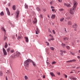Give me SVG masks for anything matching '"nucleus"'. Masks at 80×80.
Wrapping results in <instances>:
<instances>
[{
    "label": "nucleus",
    "instance_id": "1",
    "mask_svg": "<svg viewBox=\"0 0 80 80\" xmlns=\"http://www.w3.org/2000/svg\"><path fill=\"white\" fill-rule=\"evenodd\" d=\"M77 2L76 1L74 2V4L73 6V8L72 9H71L70 11V13L72 15H73L74 13V10L75 8L77 7Z\"/></svg>",
    "mask_w": 80,
    "mask_h": 80
},
{
    "label": "nucleus",
    "instance_id": "2",
    "mask_svg": "<svg viewBox=\"0 0 80 80\" xmlns=\"http://www.w3.org/2000/svg\"><path fill=\"white\" fill-rule=\"evenodd\" d=\"M32 62V60L28 59L24 62V66L25 67V68H26V67L28 68L29 67V64L30 62Z\"/></svg>",
    "mask_w": 80,
    "mask_h": 80
},
{
    "label": "nucleus",
    "instance_id": "3",
    "mask_svg": "<svg viewBox=\"0 0 80 80\" xmlns=\"http://www.w3.org/2000/svg\"><path fill=\"white\" fill-rule=\"evenodd\" d=\"M69 78L71 80H76L77 79L76 77L70 76L69 77Z\"/></svg>",
    "mask_w": 80,
    "mask_h": 80
},
{
    "label": "nucleus",
    "instance_id": "4",
    "mask_svg": "<svg viewBox=\"0 0 80 80\" xmlns=\"http://www.w3.org/2000/svg\"><path fill=\"white\" fill-rule=\"evenodd\" d=\"M2 51L4 55H7V51H6V50H5V48H3Z\"/></svg>",
    "mask_w": 80,
    "mask_h": 80
},
{
    "label": "nucleus",
    "instance_id": "5",
    "mask_svg": "<svg viewBox=\"0 0 80 80\" xmlns=\"http://www.w3.org/2000/svg\"><path fill=\"white\" fill-rule=\"evenodd\" d=\"M6 11L7 13V14L8 15H10V12L9 11V9H8V8H7L6 9Z\"/></svg>",
    "mask_w": 80,
    "mask_h": 80
},
{
    "label": "nucleus",
    "instance_id": "6",
    "mask_svg": "<svg viewBox=\"0 0 80 80\" xmlns=\"http://www.w3.org/2000/svg\"><path fill=\"white\" fill-rule=\"evenodd\" d=\"M20 55V53L19 52H16V54L15 55V57H19V56Z\"/></svg>",
    "mask_w": 80,
    "mask_h": 80
},
{
    "label": "nucleus",
    "instance_id": "7",
    "mask_svg": "<svg viewBox=\"0 0 80 80\" xmlns=\"http://www.w3.org/2000/svg\"><path fill=\"white\" fill-rule=\"evenodd\" d=\"M64 5H65V6H66L68 7H71V5L68 3L67 4L65 3H64Z\"/></svg>",
    "mask_w": 80,
    "mask_h": 80
},
{
    "label": "nucleus",
    "instance_id": "8",
    "mask_svg": "<svg viewBox=\"0 0 80 80\" xmlns=\"http://www.w3.org/2000/svg\"><path fill=\"white\" fill-rule=\"evenodd\" d=\"M19 11H18L16 12V13L17 14L16 17L17 18H18V16L19 15Z\"/></svg>",
    "mask_w": 80,
    "mask_h": 80
},
{
    "label": "nucleus",
    "instance_id": "9",
    "mask_svg": "<svg viewBox=\"0 0 80 80\" xmlns=\"http://www.w3.org/2000/svg\"><path fill=\"white\" fill-rule=\"evenodd\" d=\"M76 62V60L75 59H73L72 60H70L67 61V63H68L69 62Z\"/></svg>",
    "mask_w": 80,
    "mask_h": 80
},
{
    "label": "nucleus",
    "instance_id": "10",
    "mask_svg": "<svg viewBox=\"0 0 80 80\" xmlns=\"http://www.w3.org/2000/svg\"><path fill=\"white\" fill-rule=\"evenodd\" d=\"M37 18H34V20L33 21V23H37Z\"/></svg>",
    "mask_w": 80,
    "mask_h": 80
},
{
    "label": "nucleus",
    "instance_id": "11",
    "mask_svg": "<svg viewBox=\"0 0 80 80\" xmlns=\"http://www.w3.org/2000/svg\"><path fill=\"white\" fill-rule=\"evenodd\" d=\"M25 42L27 43H28V38L27 37H25Z\"/></svg>",
    "mask_w": 80,
    "mask_h": 80
},
{
    "label": "nucleus",
    "instance_id": "12",
    "mask_svg": "<svg viewBox=\"0 0 80 80\" xmlns=\"http://www.w3.org/2000/svg\"><path fill=\"white\" fill-rule=\"evenodd\" d=\"M31 62H32V64L34 67H35V66H36V63H35V62L32 61V60Z\"/></svg>",
    "mask_w": 80,
    "mask_h": 80
},
{
    "label": "nucleus",
    "instance_id": "13",
    "mask_svg": "<svg viewBox=\"0 0 80 80\" xmlns=\"http://www.w3.org/2000/svg\"><path fill=\"white\" fill-rule=\"evenodd\" d=\"M1 30L2 31H3L5 32H6V30L5 29V28L4 27H2L1 28Z\"/></svg>",
    "mask_w": 80,
    "mask_h": 80
},
{
    "label": "nucleus",
    "instance_id": "14",
    "mask_svg": "<svg viewBox=\"0 0 80 80\" xmlns=\"http://www.w3.org/2000/svg\"><path fill=\"white\" fill-rule=\"evenodd\" d=\"M8 47V44H7V43L6 42L5 46H4V48H7Z\"/></svg>",
    "mask_w": 80,
    "mask_h": 80
},
{
    "label": "nucleus",
    "instance_id": "15",
    "mask_svg": "<svg viewBox=\"0 0 80 80\" xmlns=\"http://www.w3.org/2000/svg\"><path fill=\"white\" fill-rule=\"evenodd\" d=\"M72 27L74 28H77V24H74L72 25Z\"/></svg>",
    "mask_w": 80,
    "mask_h": 80
},
{
    "label": "nucleus",
    "instance_id": "16",
    "mask_svg": "<svg viewBox=\"0 0 80 80\" xmlns=\"http://www.w3.org/2000/svg\"><path fill=\"white\" fill-rule=\"evenodd\" d=\"M50 74L51 75L52 77H55V75H54V74H53V72H50Z\"/></svg>",
    "mask_w": 80,
    "mask_h": 80
},
{
    "label": "nucleus",
    "instance_id": "17",
    "mask_svg": "<svg viewBox=\"0 0 80 80\" xmlns=\"http://www.w3.org/2000/svg\"><path fill=\"white\" fill-rule=\"evenodd\" d=\"M28 5H27V4H25V8L26 9H28Z\"/></svg>",
    "mask_w": 80,
    "mask_h": 80
},
{
    "label": "nucleus",
    "instance_id": "18",
    "mask_svg": "<svg viewBox=\"0 0 80 80\" xmlns=\"http://www.w3.org/2000/svg\"><path fill=\"white\" fill-rule=\"evenodd\" d=\"M51 17L52 19H54V18H55V15L52 14V15Z\"/></svg>",
    "mask_w": 80,
    "mask_h": 80
},
{
    "label": "nucleus",
    "instance_id": "19",
    "mask_svg": "<svg viewBox=\"0 0 80 80\" xmlns=\"http://www.w3.org/2000/svg\"><path fill=\"white\" fill-rule=\"evenodd\" d=\"M60 52H61V55H62V56H63V51H62V50H61L60 51Z\"/></svg>",
    "mask_w": 80,
    "mask_h": 80
},
{
    "label": "nucleus",
    "instance_id": "20",
    "mask_svg": "<svg viewBox=\"0 0 80 80\" xmlns=\"http://www.w3.org/2000/svg\"><path fill=\"white\" fill-rule=\"evenodd\" d=\"M61 45L63 48H65V44L63 43H62Z\"/></svg>",
    "mask_w": 80,
    "mask_h": 80
},
{
    "label": "nucleus",
    "instance_id": "21",
    "mask_svg": "<svg viewBox=\"0 0 80 80\" xmlns=\"http://www.w3.org/2000/svg\"><path fill=\"white\" fill-rule=\"evenodd\" d=\"M0 15H1V16H2V15H4V13H3V11H2L0 13Z\"/></svg>",
    "mask_w": 80,
    "mask_h": 80
},
{
    "label": "nucleus",
    "instance_id": "22",
    "mask_svg": "<svg viewBox=\"0 0 80 80\" xmlns=\"http://www.w3.org/2000/svg\"><path fill=\"white\" fill-rule=\"evenodd\" d=\"M12 9L13 10H16V7L15 5H13L12 7Z\"/></svg>",
    "mask_w": 80,
    "mask_h": 80
},
{
    "label": "nucleus",
    "instance_id": "23",
    "mask_svg": "<svg viewBox=\"0 0 80 80\" xmlns=\"http://www.w3.org/2000/svg\"><path fill=\"white\" fill-rule=\"evenodd\" d=\"M72 22L70 21H69L68 22V25H72Z\"/></svg>",
    "mask_w": 80,
    "mask_h": 80
},
{
    "label": "nucleus",
    "instance_id": "24",
    "mask_svg": "<svg viewBox=\"0 0 80 80\" xmlns=\"http://www.w3.org/2000/svg\"><path fill=\"white\" fill-rule=\"evenodd\" d=\"M36 9L37 10V11H38V12L40 11V8H39L38 7H37Z\"/></svg>",
    "mask_w": 80,
    "mask_h": 80
},
{
    "label": "nucleus",
    "instance_id": "25",
    "mask_svg": "<svg viewBox=\"0 0 80 80\" xmlns=\"http://www.w3.org/2000/svg\"><path fill=\"white\" fill-rule=\"evenodd\" d=\"M66 48H67V49H68V50L70 49V48L68 46H66Z\"/></svg>",
    "mask_w": 80,
    "mask_h": 80
},
{
    "label": "nucleus",
    "instance_id": "26",
    "mask_svg": "<svg viewBox=\"0 0 80 80\" xmlns=\"http://www.w3.org/2000/svg\"><path fill=\"white\" fill-rule=\"evenodd\" d=\"M57 62L55 61L52 62V65H54V64H56Z\"/></svg>",
    "mask_w": 80,
    "mask_h": 80
},
{
    "label": "nucleus",
    "instance_id": "27",
    "mask_svg": "<svg viewBox=\"0 0 80 80\" xmlns=\"http://www.w3.org/2000/svg\"><path fill=\"white\" fill-rule=\"evenodd\" d=\"M65 19V18H61L60 19V22H63V20H64Z\"/></svg>",
    "mask_w": 80,
    "mask_h": 80
},
{
    "label": "nucleus",
    "instance_id": "28",
    "mask_svg": "<svg viewBox=\"0 0 80 80\" xmlns=\"http://www.w3.org/2000/svg\"><path fill=\"white\" fill-rule=\"evenodd\" d=\"M10 52V53H13V52H14V50H13V49L11 50Z\"/></svg>",
    "mask_w": 80,
    "mask_h": 80
},
{
    "label": "nucleus",
    "instance_id": "29",
    "mask_svg": "<svg viewBox=\"0 0 80 80\" xmlns=\"http://www.w3.org/2000/svg\"><path fill=\"white\" fill-rule=\"evenodd\" d=\"M10 48H8L7 49V52H10Z\"/></svg>",
    "mask_w": 80,
    "mask_h": 80
},
{
    "label": "nucleus",
    "instance_id": "30",
    "mask_svg": "<svg viewBox=\"0 0 80 80\" xmlns=\"http://www.w3.org/2000/svg\"><path fill=\"white\" fill-rule=\"evenodd\" d=\"M3 75V72L2 71L0 72V76H2Z\"/></svg>",
    "mask_w": 80,
    "mask_h": 80
},
{
    "label": "nucleus",
    "instance_id": "31",
    "mask_svg": "<svg viewBox=\"0 0 80 80\" xmlns=\"http://www.w3.org/2000/svg\"><path fill=\"white\" fill-rule=\"evenodd\" d=\"M50 49L51 50H54V48L53 47H50Z\"/></svg>",
    "mask_w": 80,
    "mask_h": 80
},
{
    "label": "nucleus",
    "instance_id": "32",
    "mask_svg": "<svg viewBox=\"0 0 80 80\" xmlns=\"http://www.w3.org/2000/svg\"><path fill=\"white\" fill-rule=\"evenodd\" d=\"M7 37L6 36H4V40H6V39H7Z\"/></svg>",
    "mask_w": 80,
    "mask_h": 80
},
{
    "label": "nucleus",
    "instance_id": "33",
    "mask_svg": "<svg viewBox=\"0 0 80 80\" xmlns=\"http://www.w3.org/2000/svg\"><path fill=\"white\" fill-rule=\"evenodd\" d=\"M10 24L11 25V27H14V26H13V24H12V23H11L10 22Z\"/></svg>",
    "mask_w": 80,
    "mask_h": 80
},
{
    "label": "nucleus",
    "instance_id": "34",
    "mask_svg": "<svg viewBox=\"0 0 80 80\" xmlns=\"http://www.w3.org/2000/svg\"><path fill=\"white\" fill-rule=\"evenodd\" d=\"M64 40H68V38H63Z\"/></svg>",
    "mask_w": 80,
    "mask_h": 80
},
{
    "label": "nucleus",
    "instance_id": "35",
    "mask_svg": "<svg viewBox=\"0 0 80 80\" xmlns=\"http://www.w3.org/2000/svg\"><path fill=\"white\" fill-rule=\"evenodd\" d=\"M63 9L62 8H60L59 9V11H63Z\"/></svg>",
    "mask_w": 80,
    "mask_h": 80
},
{
    "label": "nucleus",
    "instance_id": "36",
    "mask_svg": "<svg viewBox=\"0 0 80 80\" xmlns=\"http://www.w3.org/2000/svg\"><path fill=\"white\" fill-rule=\"evenodd\" d=\"M25 80H27L28 79V77L27 76H25Z\"/></svg>",
    "mask_w": 80,
    "mask_h": 80
},
{
    "label": "nucleus",
    "instance_id": "37",
    "mask_svg": "<svg viewBox=\"0 0 80 80\" xmlns=\"http://www.w3.org/2000/svg\"><path fill=\"white\" fill-rule=\"evenodd\" d=\"M46 43H47V45L48 46L49 45H50V44H49V43L47 42H45Z\"/></svg>",
    "mask_w": 80,
    "mask_h": 80
},
{
    "label": "nucleus",
    "instance_id": "38",
    "mask_svg": "<svg viewBox=\"0 0 80 80\" xmlns=\"http://www.w3.org/2000/svg\"><path fill=\"white\" fill-rule=\"evenodd\" d=\"M37 31L38 32H39L40 30H39V29L38 28H36Z\"/></svg>",
    "mask_w": 80,
    "mask_h": 80
},
{
    "label": "nucleus",
    "instance_id": "39",
    "mask_svg": "<svg viewBox=\"0 0 80 80\" xmlns=\"http://www.w3.org/2000/svg\"><path fill=\"white\" fill-rule=\"evenodd\" d=\"M48 30L49 32H50V33H52V31H51V30H50V28L48 29Z\"/></svg>",
    "mask_w": 80,
    "mask_h": 80
},
{
    "label": "nucleus",
    "instance_id": "40",
    "mask_svg": "<svg viewBox=\"0 0 80 80\" xmlns=\"http://www.w3.org/2000/svg\"><path fill=\"white\" fill-rule=\"evenodd\" d=\"M18 38L19 39H22V36H19L18 37Z\"/></svg>",
    "mask_w": 80,
    "mask_h": 80
},
{
    "label": "nucleus",
    "instance_id": "41",
    "mask_svg": "<svg viewBox=\"0 0 80 80\" xmlns=\"http://www.w3.org/2000/svg\"><path fill=\"white\" fill-rule=\"evenodd\" d=\"M67 18L68 19H71V17H70L69 16H68L67 17Z\"/></svg>",
    "mask_w": 80,
    "mask_h": 80
},
{
    "label": "nucleus",
    "instance_id": "42",
    "mask_svg": "<svg viewBox=\"0 0 80 80\" xmlns=\"http://www.w3.org/2000/svg\"><path fill=\"white\" fill-rule=\"evenodd\" d=\"M51 8L52 9H53L55 8V7H54L53 6H51Z\"/></svg>",
    "mask_w": 80,
    "mask_h": 80
},
{
    "label": "nucleus",
    "instance_id": "43",
    "mask_svg": "<svg viewBox=\"0 0 80 80\" xmlns=\"http://www.w3.org/2000/svg\"><path fill=\"white\" fill-rule=\"evenodd\" d=\"M49 36L51 37V38H53V36L51 34H49Z\"/></svg>",
    "mask_w": 80,
    "mask_h": 80
},
{
    "label": "nucleus",
    "instance_id": "44",
    "mask_svg": "<svg viewBox=\"0 0 80 80\" xmlns=\"http://www.w3.org/2000/svg\"><path fill=\"white\" fill-rule=\"evenodd\" d=\"M40 16L41 18H43V16H42V14H40Z\"/></svg>",
    "mask_w": 80,
    "mask_h": 80
},
{
    "label": "nucleus",
    "instance_id": "45",
    "mask_svg": "<svg viewBox=\"0 0 80 80\" xmlns=\"http://www.w3.org/2000/svg\"><path fill=\"white\" fill-rule=\"evenodd\" d=\"M48 50V48H46V52H47V50Z\"/></svg>",
    "mask_w": 80,
    "mask_h": 80
},
{
    "label": "nucleus",
    "instance_id": "46",
    "mask_svg": "<svg viewBox=\"0 0 80 80\" xmlns=\"http://www.w3.org/2000/svg\"><path fill=\"white\" fill-rule=\"evenodd\" d=\"M52 32H53V34H55V32L54 30H52Z\"/></svg>",
    "mask_w": 80,
    "mask_h": 80
},
{
    "label": "nucleus",
    "instance_id": "47",
    "mask_svg": "<svg viewBox=\"0 0 80 80\" xmlns=\"http://www.w3.org/2000/svg\"><path fill=\"white\" fill-rule=\"evenodd\" d=\"M57 74L59 75H60V72H57Z\"/></svg>",
    "mask_w": 80,
    "mask_h": 80
},
{
    "label": "nucleus",
    "instance_id": "48",
    "mask_svg": "<svg viewBox=\"0 0 80 80\" xmlns=\"http://www.w3.org/2000/svg\"><path fill=\"white\" fill-rule=\"evenodd\" d=\"M70 53L71 55H75V54H74V53H72V52H71Z\"/></svg>",
    "mask_w": 80,
    "mask_h": 80
},
{
    "label": "nucleus",
    "instance_id": "49",
    "mask_svg": "<svg viewBox=\"0 0 80 80\" xmlns=\"http://www.w3.org/2000/svg\"><path fill=\"white\" fill-rule=\"evenodd\" d=\"M52 11L53 12H54L55 10V9H52Z\"/></svg>",
    "mask_w": 80,
    "mask_h": 80
},
{
    "label": "nucleus",
    "instance_id": "50",
    "mask_svg": "<svg viewBox=\"0 0 80 80\" xmlns=\"http://www.w3.org/2000/svg\"><path fill=\"white\" fill-rule=\"evenodd\" d=\"M51 40H54V39L53 38H53H52L51 39Z\"/></svg>",
    "mask_w": 80,
    "mask_h": 80
},
{
    "label": "nucleus",
    "instance_id": "51",
    "mask_svg": "<svg viewBox=\"0 0 80 80\" xmlns=\"http://www.w3.org/2000/svg\"><path fill=\"white\" fill-rule=\"evenodd\" d=\"M59 2H62V0H58Z\"/></svg>",
    "mask_w": 80,
    "mask_h": 80
},
{
    "label": "nucleus",
    "instance_id": "52",
    "mask_svg": "<svg viewBox=\"0 0 80 80\" xmlns=\"http://www.w3.org/2000/svg\"><path fill=\"white\" fill-rule=\"evenodd\" d=\"M64 76L66 78H67V77H68V76H67V75H65V74H64Z\"/></svg>",
    "mask_w": 80,
    "mask_h": 80
},
{
    "label": "nucleus",
    "instance_id": "53",
    "mask_svg": "<svg viewBox=\"0 0 80 80\" xmlns=\"http://www.w3.org/2000/svg\"><path fill=\"white\" fill-rule=\"evenodd\" d=\"M8 5L9 7H10V3H8Z\"/></svg>",
    "mask_w": 80,
    "mask_h": 80
},
{
    "label": "nucleus",
    "instance_id": "54",
    "mask_svg": "<svg viewBox=\"0 0 80 80\" xmlns=\"http://www.w3.org/2000/svg\"><path fill=\"white\" fill-rule=\"evenodd\" d=\"M52 1H51L50 2V5H52Z\"/></svg>",
    "mask_w": 80,
    "mask_h": 80
},
{
    "label": "nucleus",
    "instance_id": "55",
    "mask_svg": "<svg viewBox=\"0 0 80 80\" xmlns=\"http://www.w3.org/2000/svg\"><path fill=\"white\" fill-rule=\"evenodd\" d=\"M48 19L49 20L50 19V16H48Z\"/></svg>",
    "mask_w": 80,
    "mask_h": 80
},
{
    "label": "nucleus",
    "instance_id": "56",
    "mask_svg": "<svg viewBox=\"0 0 80 80\" xmlns=\"http://www.w3.org/2000/svg\"><path fill=\"white\" fill-rule=\"evenodd\" d=\"M77 58H79V59H80V57L79 56H78L77 57Z\"/></svg>",
    "mask_w": 80,
    "mask_h": 80
},
{
    "label": "nucleus",
    "instance_id": "57",
    "mask_svg": "<svg viewBox=\"0 0 80 80\" xmlns=\"http://www.w3.org/2000/svg\"><path fill=\"white\" fill-rule=\"evenodd\" d=\"M43 78H45V75H43Z\"/></svg>",
    "mask_w": 80,
    "mask_h": 80
},
{
    "label": "nucleus",
    "instance_id": "58",
    "mask_svg": "<svg viewBox=\"0 0 80 80\" xmlns=\"http://www.w3.org/2000/svg\"><path fill=\"white\" fill-rule=\"evenodd\" d=\"M43 11H44V12H46V9H43Z\"/></svg>",
    "mask_w": 80,
    "mask_h": 80
},
{
    "label": "nucleus",
    "instance_id": "59",
    "mask_svg": "<svg viewBox=\"0 0 80 80\" xmlns=\"http://www.w3.org/2000/svg\"><path fill=\"white\" fill-rule=\"evenodd\" d=\"M6 80H8V78H7V76L6 77Z\"/></svg>",
    "mask_w": 80,
    "mask_h": 80
},
{
    "label": "nucleus",
    "instance_id": "60",
    "mask_svg": "<svg viewBox=\"0 0 80 80\" xmlns=\"http://www.w3.org/2000/svg\"><path fill=\"white\" fill-rule=\"evenodd\" d=\"M51 39H48V41H49V42H51Z\"/></svg>",
    "mask_w": 80,
    "mask_h": 80
},
{
    "label": "nucleus",
    "instance_id": "61",
    "mask_svg": "<svg viewBox=\"0 0 80 80\" xmlns=\"http://www.w3.org/2000/svg\"><path fill=\"white\" fill-rule=\"evenodd\" d=\"M63 52L64 53H66V51H63Z\"/></svg>",
    "mask_w": 80,
    "mask_h": 80
},
{
    "label": "nucleus",
    "instance_id": "62",
    "mask_svg": "<svg viewBox=\"0 0 80 80\" xmlns=\"http://www.w3.org/2000/svg\"><path fill=\"white\" fill-rule=\"evenodd\" d=\"M36 33L38 35V32H37V31H36Z\"/></svg>",
    "mask_w": 80,
    "mask_h": 80
},
{
    "label": "nucleus",
    "instance_id": "63",
    "mask_svg": "<svg viewBox=\"0 0 80 80\" xmlns=\"http://www.w3.org/2000/svg\"><path fill=\"white\" fill-rule=\"evenodd\" d=\"M70 73H73V72H70Z\"/></svg>",
    "mask_w": 80,
    "mask_h": 80
},
{
    "label": "nucleus",
    "instance_id": "64",
    "mask_svg": "<svg viewBox=\"0 0 80 80\" xmlns=\"http://www.w3.org/2000/svg\"><path fill=\"white\" fill-rule=\"evenodd\" d=\"M78 52L79 53H80V50H79Z\"/></svg>",
    "mask_w": 80,
    "mask_h": 80
}]
</instances>
